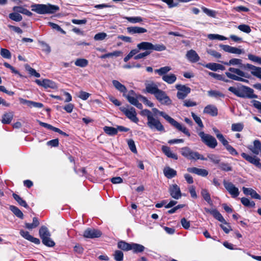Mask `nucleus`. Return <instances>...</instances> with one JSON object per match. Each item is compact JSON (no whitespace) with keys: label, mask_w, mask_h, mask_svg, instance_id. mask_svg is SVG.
Listing matches in <instances>:
<instances>
[{"label":"nucleus","mask_w":261,"mask_h":261,"mask_svg":"<svg viewBox=\"0 0 261 261\" xmlns=\"http://www.w3.org/2000/svg\"><path fill=\"white\" fill-rule=\"evenodd\" d=\"M88 61L84 58L77 59L74 62V64L76 66L82 68L86 67L88 65Z\"/></svg>","instance_id":"nucleus-38"},{"label":"nucleus","mask_w":261,"mask_h":261,"mask_svg":"<svg viewBox=\"0 0 261 261\" xmlns=\"http://www.w3.org/2000/svg\"><path fill=\"white\" fill-rule=\"evenodd\" d=\"M241 156L250 163L252 164L258 168L261 169V163H260V159L258 158L256 156L249 155L244 152L241 153Z\"/></svg>","instance_id":"nucleus-12"},{"label":"nucleus","mask_w":261,"mask_h":261,"mask_svg":"<svg viewBox=\"0 0 261 261\" xmlns=\"http://www.w3.org/2000/svg\"><path fill=\"white\" fill-rule=\"evenodd\" d=\"M42 87L45 88H50L51 89H56L57 87L55 82L47 79H44L43 80Z\"/></svg>","instance_id":"nucleus-41"},{"label":"nucleus","mask_w":261,"mask_h":261,"mask_svg":"<svg viewBox=\"0 0 261 261\" xmlns=\"http://www.w3.org/2000/svg\"><path fill=\"white\" fill-rule=\"evenodd\" d=\"M107 36V35L106 33L101 32L96 34L94 37V39L96 41H101L104 40Z\"/></svg>","instance_id":"nucleus-61"},{"label":"nucleus","mask_w":261,"mask_h":261,"mask_svg":"<svg viewBox=\"0 0 261 261\" xmlns=\"http://www.w3.org/2000/svg\"><path fill=\"white\" fill-rule=\"evenodd\" d=\"M0 54L1 56L4 58L8 59H10L11 58V53L7 49L1 48L0 50Z\"/></svg>","instance_id":"nucleus-50"},{"label":"nucleus","mask_w":261,"mask_h":261,"mask_svg":"<svg viewBox=\"0 0 261 261\" xmlns=\"http://www.w3.org/2000/svg\"><path fill=\"white\" fill-rule=\"evenodd\" d=\"M245 68L250 70L251 74L253 76L261 79V67L248 63L245 65Z\"/></svg>","instance_id":"nucleus-16"},{"label":"nucleus","mask_w":261,"mask_h":261,"mask_svg":"<svg viewBox=\"0 0 261 261\" xmlns=\"http://www.w3.org/2000/svg\"><path fill=\"white\" fill-rule=\"evenodd\" d=\"M191 115L193 118V119L194 120V121H195V122L198 124V125L201 128H202L203 127H204V125L203 124V123L202 122V120L201 119V118L197 116L193 112H192L191 113Z\"/></svg>","instance_id":"nucleus-53"},{"label":"nucleus","mask_w":261,"mask_h":261,"mask_svg":"<svg viewBox=\"0 0 261 261\" xmlns=\"http://www.w3.org/2000/svg\"><path fill=\"white\" fill-rule=\"evenodd\" d=\"M223 185L226 190L231 195L232 197L236 198L239 196L240 194L239 189L235 187L232 182L224 180Z\"/></svg>","instance_id":"nucleus-11"},{"label":"nucleus","mask_w":261,"mask_h":261,"mask_svg":"<svg viewBox=\"0 0 261 261\" xmlns=\"http://www.w3.org/2000/svg\"><path fill=\"white\" fill-rule=\"evenodd\" d=\"M202 10L203 12L206 15H207L208 16L214 18L216 16L217 13L215 11L208 9L205 7H202Z\"/></svg>","instance_id":"nucleus-55"},{"label":"nucleus","mask_w":261,"mask_h":261,"mask_svg":"<svg viewBox=\"0 0 261 261\" xmlns=\"http://www.w3.org/2000/svg\"><path fill=\"white\" fill-rule=\"evenodd\" d=\"M169 122L177 129L182 132L185 135L189 137L190 136V134L188 129L186 127L182 126L181 124L175 121L172 118H171Z\"/></svg>","instance_id":"nucleus-19"},{"label":"nucleus","mask_w":261,"mask_h":261,"mask_svg":"<svg viewBox=\"0 0 261 261\" xmlns=\"http://www.w3.org/2000/svg\"><path fill=\"white\" fill-rule=\"evenodd\" d=\"M48 24L52 29L56 30L63 34L66 33L65 31H64L58 24L51 22H48Z\"/></svg>","instance_id":"nucleus-60"},{"label":"nucleus","mask_w":261,"mask_h":261,"mask_svg":"<svg viewBox=\"0 0 261 261\" xmlns=\"http://www.w3.org/2000/svg\"><path fill=\"white\" fill-rule=\"evenodd\" d=\"M147 125L152 130L165 132L163 125L159 119L155 118L153 116L147 121Z\"/></svg>","instance_id":"nucleus-8"},{"label":"nucleus","mask_w":261,"mask_h":261,"mask_svg":"<svg viewBox=\"0 0 261 261\" xmlns=\"http://www.w3.org/2000/svg\"><path fill=\"white\" fill-rule=\"evenodd\" d=\"M9 17L12 20L19 22L22 19V16L15 12L14 13H11L9 14Z\"/></svg>","instance_id":"nucleus-46"},{"label":"nucleus","mask_w":261,"mask_h":261,"mask_svg":"<svg viewBox=\"0 0 261 261\" xmlns=\"http://www.w3.org/2000/svg\"><path fill=\"white\" fill-rule=\"evenodd\" d=\"M163 172L165 176L169 179L175 177L177 174L176 171L169 167H165Z\"/></svg>","instance_id":"nucleus-29"},{"label":"nucleus","mask_w":261,"mask_h":261,"mask_svg":"<svg viewBox=\"0 0 261 261\" xmlns=\"http://www.w3.org/2000/svg\"><path fill=\"white\" fill-rule=\"evenodd\" d=\"M187 171L190 173H194L202 177H205L208 174V172L207 170L197 167L188 168Z\"/></svg>","instance_id":"nucleus-18"},{"label":"nucleus","mask_w":261,"mask_h":261,"mask_svg":"<svg viewBox=\"0 0 261 261\" xmlns=\"http://www.w3.org/2000/svg\"><path fill=\"white\" fill-rule=\"evenodd\" d=\"M177 78L175 74L173 73L167 74L162 76V80L168 84H173L176 80Z\"/></svg>","instance_id":"nucleus-31"},{"label":"nucleus","mask_w":261,"mask_h":261,"mask_svg":"<svg viewBox=\"0 0 261 261\" xmlns=\"http://www.w3.org/2000/svg\"><path fill=\"white\" fill-rule=\"evenodd\" d=\"M13 117V114L12 112H9L4 114L2 122L4 124L10 123Z\"/></svg>","instance_id":"nucleus-36"},{"label":"nucleus","mask_w":261,"mask_h":261,"mask_svg":"<svg viewBox=\"0 0 261 261\" xmlns=\"http://www.w3.org/2000/svg\"><path fill=\"white\" fill-rule=\"evenodd\" d=\"M243 193L246 195H250L252 198L259 199H261L260 196L256 193V192L252 188H248L243 187Z\"/></svg>","instance_id":"nucleus-25"},{"label":"nucleus","mask_w":261,"mask_h":261,"mask_svg":"<svg viewBox=\"0 0 261 261\" xmlns=\"http://www.w3.org/2000/svg\"><path fill=\"white\" fill-rule=\"evenodd\" d=\"M198 135L200 137L201 141L206 145L211 148H215L218 143L216 139L212 136L205 134L203 132L198 133Z\"/></svg>","instance_id":"nucleus-6"},{"label":"nucleus","mask_w":261,"mask_h":261,"mask_svg":"<svg viewBox=\"0 0 261 261\" xmlns=\"http://www.w3.org/2000/svg\"><path fill=\"white\" fill-rule=\"evenodd\" d=\"M169 122L177 129L182 132L185 135L189 137L190 136V134L188 129L186 127L182 126L181 124L175 121L172 118H171Z\"/></svg>","instance_id":"nucleus-21"},{"label":"nucleus","mask_w":261,"mask_h":261,"mask_svg":"<svg viewBox=\"0 0 261 261\" xmlns=\"http://www.w3.org/2000/svg\"><path fill=\"white\" fill-rule=\"evenodd\" d=\"M120 110L132 121L136 123L138 122L139 119L137 117V113L134 108H126L124 107H121L120 108Z\"/></svg>","instance_id":"nucleus-7"},{"label":"nucleus","mask_w":261,"mask_h":261,"mask_svg":"<svg viewBox=\"0 0 261 261\" xmlns=\"http://www.w3.org/2000/svg\"><path fill=\"white\" fill-rule=\"evenodd\" d=\"M145 86L146 92L153 95L160 89L157 85L154 82L151 81H146Z\"/></svg>","instance_id":"nucleus-14"},{"label":"nucleus","mask_w":261,"mask_h":261,"mask_svg":"<svg viewBox=\"0 0 261 261\" xmlns=\"http://www.w3.org/2000/svg\"><path fill=\"white\" fill-rule=\"evenodd\" d=\"M127 144L129 149L134 153H137V150L136 147L135 142L132 139H129L127 141Z\"/></svg>","instance_id":"nucleus-62"},{"label":"nucleus","mask_w":261,"mask_h":261,"mask_svg":"<svg viewBox=\"0 0 261 261\" xmlns=\"http://www.w3.org/2000/svg\"><path fill=\"white\" fill-rule=\"evenodd\" d=\"M186 56L187 59L192 63H196L200 60L198 55L193 49L188 51Z\"/></svg>","instance_id":"nucleus-23"},{"label":"nucleus","mask_w":261,"mask_h":261,"mask_svg":"<svg viewBox=\"0 0 261 261\" xmlns=\"http://www.w3.org/2000/svg\"><path fill=\"white\" fill-rule=\"evenodd\" d=\"M154 115L159 114L160 116H162L165 119H166L168 122L171 119V117L166 114L165 112L162 111H160L156 108H153L152 109Z\"/></svg>","instance_id":"nucleus-45"},{"label":"nucleus","mask_w":261,"mask_h":261,"mask_svg":"<svg viewBox=\"0 0 261 261\" xmlns=\"http://www.w3.org/2000/svg\"><path fill=\"white\" fill-rule=\"evenodd\" d=\"M112 83L115 88L120 92H123L124 94L127 91L125 86L121 84L119 81L113 80Z\"/></svg>","instance_id":"nucleus-33"},{"label":"nucleus","mask_w":261,"mask_h":261,"mask_svg":"<svg viewBox=\"0 0 261 261\" xmlns=\"http://www.w3.org/2000/svg\"><path fill=\"white\" fill-rule=\"evenodd\" d=\"M39 43L42 48L43 51H45L47 54H49L50 52L51 49L48 44L43 41H40Z\"/></svg>","instance_id":"nucleus-64"},{"label":"nucleus","mask_w":261,"mask_h":261,"mask_svg":"<svg viewBox=\"0 0 261 261\" xmlns=\"http://www.w3.org/2000/svg\"><path fill=\"white\" fill-rule=\"evenodd\" d=\"M175 88L178 90L177 97L179 99H184L191 92V88L185 85H176Z\"/></svg>","instance_id":"nucleus-10"},{"label":"nucleus","mask_w":261,"mask_h":261,"mask_svg":"<svg viewBox=\"0 0 261 261\" xmlns=\"http://www.w3.org/2000/svg\"><path fill=\"white\" fill-rule=\"evenodd\" d=\"M31 8L33 11L40 14H52L59 10L58 6L50 4H34Z\"/></svg>","instance_id":"nucleus-3"},{"label":"nucleus","mask_w":261,"mask_h":261,"mask_svg":"<svg viewBox=\"0 0 261 261\" xmlns=\"http://www.w3.org/2000/svg\"><path fill=\"white\" fill-rule=\"evenodd\" d=\"M132 244L127 243L124 241H120L118 243V247L123 251L131 250Z\"/></svg>","instance_id":"nucleus-39"},{"label":"nucleus","mask_w":261,"mask_h":261,"mask_svg":"<svg viewBox=\"0 0 261 261\" xmlns=\"http://www.w3.org/2000/svg\"><path fill=\"white\" fill-rule=\"evenodd\" d=\"M228 90L238 97L241 98H257V95L254 94V90L251 88L241 85L238 87H230Z\"/></svg>","instance_id":"nucleus-1"},{"label":"nucleus","mask_w":261,"mask_h":261,"mask_svg":"<svg viewBox=\"0 0 261 261\" xmlns=\"http://www.w3.org/2000/svg\"><path fill=\"white\" fill-rule=\"evenodd\" d=\"M137 46L139 50H143L162 51L166 49V47L163 44H153L149 42H142L138 44Z\"/></svg>","instance_id":"nucleus-5"},{"label":"nucleus","mask_w":261,"mask_h":261,"mask_svg":"<svg viewBox=\"0 0 261 261\" xmlns=\"http://www.w3.org/2000/svg\"><path fill=\"white\" fill-rule=\"evenodd\" d=\"M20 234L25 239L34 243L35 244H39L40 243V241L39 239L33 237L28 231L20 230Z\"/></svg>","instance_id":"nucleus-22"},{"label":"nucleus","mask_w":261,"mask_h":261,"mask_svg":"<svg viewBox=\"0 0 261 261\" xmlns=\"http://www.w3.org/2000/svg\"><path fill=\"white\" fill-rule=\"evenodd\" d=\"M201 194L203 199L210 205L213 204L212 200L211 198L210 194L206 189H202L201 191Z\"/></svg>","instance_id":"nucleus-35"},{"label":"nucleus","mask_w":261,"mask_h":261,"mask_svg":"<svg viewBox=\"0 0 261 261\" xmlns=\"http://www.w3.org/2000/svg\"><path fill=\"white\" fill-rule=\"evenodd\" d=\"M207 37L210 40L218 39L219 40H225L226 39V38L225 37L218 34H211L208 35Z\"/></svg>","instance_id":"nucleus-54"},{"label":"nucleus","mask_w":261,"mask_h":261,"mask_svg":"<svg viewBox=\"0 0 261 261\" xmlns=\"http://www.w3.org/2000/svg\"><path fill=\"white\" fill-rule=\"evenodd\" d=\"M114 257L116 261H121L123 259V253L120 250H116L114 253Z\"/></svg>","instance_id":"nucleus-56"},{"label":"nucleus","mask_w":261,"mask_h":261,"mask_svg":"<svg viewBox=\"0 0 261 261\" xmlns=\"http://www.w3.org/2000/svg\"><path fill=\"white\" fill-rule=\"evenodd\" d=\"M125 19L133 23L142 21V18L141 17H126Z\"/></svg>","instance_id":"nucleus-63"},{"label":"nucleus","mask_w":261,"mask_h":261,"mask_svg":"<svg viewBox=\"0 0 261 261\" xmlns=\"http://www.w3.org/2000/svg\"><path fill=\"white\" fill-rule=\"evenodd\" d=\"M127 32L132 34H142L147 32V30L145 28L139 27H131L127 28Z\"/></svg>","instance_id":"nucleus-28"},{"label":"nucleus","mask_w":261,"mask_h":261,"mask_svg":"<svg viewBox=\"0 0 261 261\" xmlns=\"http://www.w3.org/2000/svg\"><path fill=\"white\" fill-rule=\"evenodd\" d=\"M101 235V232L93 228H88L84 232V237L87 238L93 239L100 237Z\"/></svg>","instance_id":"nucleus-15"},{"label":"nucleus","mask_w":261,"mask_h":261,"mask_svg":"<svg viewBox=\"0 0 261 261\" xmlns=\"http://www.w3.org/2000/svg\"><path fill=\"white\" fill-rule=\"evenodd\" d=\"M203 113L212 116H216L218 115V109L216 106L208 105L204 108Z\"/></svg>","instance_id":"nucleus-26"},{"label":"nucleus","mask_w":261,"mask_h":261,"mask_svg":"<svg viewBox=\"0 0 261 261\" xmlns=\"http://www.w3.org/2000/svg\"><path fill=\"white\" fill-rule=\"evenodd\" d=\"M208 95L211 97H222L224 96V94L218 91L210 90L208 91Z\"/></svg>","instance_id":"nucleus-58"},{"label":"nucleus","mask_w":261,"mask_h":261,"mask_svg":"<svg viewBox=\"0 0 261 261\" xmlns=\"http://www.w3.org/2000/svg\"><path fill=\"white\" fill-rule=\"evenodd\" d=\"M13 197L14 199L19 203V205L25 208L29 207V206L26 203V202L24 200H23L19 195L14 193L13 194Z\"/></svg>","instance_id":"nucleus-43"},{"label":"nucleus","mask_w":261,"mask_h":261,"mask_svg":"<svg viewBox=\"0 0 261 261\" xmlns=\"http://www.w3.org/2000/svg\"><path fill=\"white\" fill-rule=\"evenodd\" d=\"M225 73L226 76L231 80L245 83L248 82L247 80L243 77L249 78V75L239 68L230 67L228 69V71Z\"/></svg>","instance_id":"nucleus-2"},{"label":"nucleus","mask_w":261,"mask_h":261,"mask_svg":"<svg viewBox=\"0 0 261 261\" xmlns=\"http://www.w3.org/2000/svg\"><path fill=\"white\" fill-rule=\"evenodd\" d=\"M254 154L258 155L261 153V142L258 140H255L252 145L247 147Z\"/></svg>","instance_id":"nucleus-17"},{"label":"nucleus","mask_w":261,"mask_h":261,"mask_svg":"<svg viewBox=\"0 0 261 261\" xmlns=\"http://www.w3.org/2000/svg\"><path fill=\"white\" fill-rule=\"evenodd\" d=\"M208 74L210 76L214 77L215 79H217L219 81H224L225 82H228V80L226 79L224 76L222 75L216 73L208 72Z\"/></svg>","instance_id":"nucleus-49"},{"label":"nucleus","mask_w":261,"mask_h":261,"mask_svg":"<svg viewBox=\"0 0 261 261\" xmlns=\"http://www.w3.org/2000/svg\"><path fill=\"white\" fill-rule=\"evenodd\" d=\"M207 159L214 164H218L220 161L219 156L214 154H208Z\"/></svg>","instance_id":"nucleus-52"},{"label":"nucleus","mask_w":261,"mask_h":261,"mask_svg":"<svg viewBox=\"0 0 261 261\" xmlns=\"http://www.w3.org/2000/svg\"><path fill=\"white\" fill-rule=\"evenodd\" d=\"M241 201L242 203L245 206L253 207H254L255 204L253 201H250L249 199L245 197L242 198Z\"/></svg>","instance_id":"nucleus-48"},{"label":"nucleus","mask_w":261,"mask_h":261,"mask_svg":"<svg viewBox=\"0 0 261 261\" xmlns=\"http://www.w3.org/2000/svg\"><path fill=\"white\" fill-rule=\"evenodd\" d=\"M238 29L242 32L246 33H249L251 32V30L250 27L247 24H240L238 27Z\"/></svg>","instance_id":"nucleus-57"},{"label":"nucleus","mask_w":261,"mask_h":261,"mask_svg":"<svg viewBox=\"0 0 261 261\" xmlns=\"http://www.w3.org/2000/svg\"><path fill=\"white\" fill-rule=\"evenodd\" d=\"M169 192L171 196L175 199H179L181 197V193L179 187L176 184L170 186Z\"/></svg>","instance_id":"nucleus-13"},{"label":"nucleus","mask_w":261,"mask_h":261,"mask_svg":"<svg viewBox=\"0 0 261 261\" xmlns=\"http://www.w3.org/2000/svg\"><path fill=\"white\" fill-rule=\"evenodd\" d=\"M134 94L135 92L133 90L129 91L127 95L123 94V96L127 98L128 102L134 106L138 101L137 98L134 96Z\"/></svg>","instance_id":"nucleus-32"},{"label":"nucleus","mask_w":261,"mask_h":261,"mask_svg":"<svg viewBox=\"0 0 261 261\" xmlns=\"http://www.w3.org/2000/svg\"><path fill=\"white\" fill-rule=\"evenodd\" d=\"M248 58L251 61L261 65V57L252 54H249L248 55Z\"/></svg>","instance_id":"nucleus-59"},{"label":"nucleus","mask_w":261,"mask_h":261,"mask_svg":"<svg viewBox=\"0 0 261 261\" xmlns=\"http://www.w3.org/2000/svg\"><path fill=\"white\" fill-rule=\"evenodd\" d=\"M103 129L106 133L111 136L115 135L118 133V129L113 127L105 126Z\"/></svg>","instance_id":"nucleus-44"},{"label":"nucleus","mask_w":261,"mask_h":261,"mask_svg":"<svg viewBox=\"0 0 261 261\" xmlns=\"http://www.w3.org/2000/svg\"><path fill=\"white\" fill-rule=\"evenodd\" d=\"M171 70V68L169 66H164L159 69H155L154 72L158 73L161 76H164L167 75L166 73Z\"/></svg>","instance_id":"nucleus-37"},{"label":"nucleus","mask_w":261,"mask_h":261,"mask_svg":"<svg viewBox=\"0 0 261 261\" xmlns=\"http://www.w3.org/2000/svg\"><path fill=\"white\" fill-rule=\"evenodd\" d=\"M162 150L165 153V154L167 156L168 158L177 160L178 156L177 155L173 152L170 150V148L166 146H162Z\"/></svg>","instance_id":"nucleus-30"},{"label":"nucleus","mask_w":261,"mask_h":261,"mask_svg":"<svg viewBox=\"0 0 261 261\" xmlns=\"http://www.w3.org/2000/svg\"><path fill=\"white\" fill-rule=\"evenodd\" d=\"M42 242L44 245L48 247H54L55 245V243L51 239L50 236L43 238Z\"/></svg>","instance_id":"nucleus-47"},{"label":"nucleus","mask_w":261,"mask_h":261,"mask_svg":"<svg viewBox=\"0 0 261 261\" xmlns=\"http://www.w3.org/2000/svg\"><path fill=\"white\" fill-rule=\"evenodd\" d=\"M180 152L183 156L189 160L196 161L198 160H201L206 161L207 160V158H204L198 152L193 151L188 147L181 148L180 149Z\"/></svg>","instance_id":"nucleus-4"},{"label":"nucleus","mask_w":261,"mask_h":261,"mask_svg":"<svg viewBox=\"0 0 261 261\" xmlns=\"http://www.w3.org/2000/svg\"><path fill=\"white\" fill-rule=\"evenodd\" d=\"M39 236L42 240L43 238L45 237H47L48 236H50V233L48 229V228L44 226H42L40 227L39 231Z\"/></svg>","instance_id":"nucleus-34"},{"label":"nucleus","mask_w":261,"mask_h":261,"mask_svg":"<svg viewBox=\"0 0 261 261\" xmlns=\"http://www.w3.org/2000/svg\"><path fill=\"white\" fill-rule=\"evenodd\" d=\"M244 128L242 123H233L231 125V130L233 132H241Z\"/></svg>","instance_id":"nucleus-51"},{"label":"nucleus","mask_w":261,"mask_h":261,"mask_svg":"<svg viewBox=\"0 0 261 261\" xmlns=\"http://www.w3.org/2000/svg\"><path fill=\"white\" fill-rule=\"evenodd\" d=\"M203 66L205 67L215 71L218 70H224L225 69V67L222 65L215 63H209L203 65Z\"/></svg>","instance_id":"nucleus-27"},{"label":"nucleus","mask_w":261,"mask_h":261,"mask_svg":"<svg viewBox=\"0 0 261 261\" xmlns=\"http://www.w3.org/2000/svg\"><path fill=\"white\" fill-rule=\"evenodd\" d=\"M156 99L162 105H170L172 103V100L166 94L165 92L159 89L154 95Z\"/></svg>","instance_id":"nucleus-9"},{"label":"nucleus","mask_w":261,"mask_h":261,"mask_svg":"<svg viewBox=\"0 0 261 261\" xmlns=\"http://www.w3.org/2000/svg\"><path fill=\"white\" fill-rule=\"evenodd\" d=\"M221 62L227 66H238L240 68L244 67L245 68V65L243 64L242 60L240 59L233 58L230 59L228 62L223 61H221Z\"/></svg>","instance_id":"nucleus-24"},{"label":"nucleus","mask_w":261,"mask_h":261,"mask_svg":"<svg viewBox=\"0 0 261 261\" xmlns=\"http://www.w3.org/2000/svg\"><path fill=\"white\" fill-rule=\"evenodd\" d=\"M10 210L19 218H23V214L22 212L17 207L14 205H10Z\"/></svg>","instance_id":"nucleus-40"},{"label":"nucleus","mask_w":261,"mask_h":261,"mask_svg":"<svg viewBox=\"0 0 261 261\" xmlns=\"http://www.w3.org/2000/svg\"><path fill=\"white\" fill-rule=\"evenodd\" d=\"M169 122L177 129L182 132L185 135L189 137L190 136V134L188 129L186 127L182 126L181 124L175 121L172 118H171Z\"/></svg>","instance_id":"nucleus-20"},{"label":"nucleus","mask_w":261,"mask_h":261,"mask_svg":"<svg viewBox=\"0 0 261 261\" xmlns=\"http://www.w3.org/2000/svg\"><path fill=\"white\" fill-rule=\"evenodd\" d=\"M144 249L145 247L142 245L135 243L132 244L131 250H133L135 253L142 252Z\"/></svg>","instance_id":"nucleus-42"}]
</instances>
